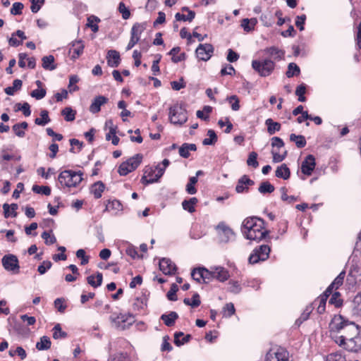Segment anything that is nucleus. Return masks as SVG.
Masks as SVG:
<instances>
[{
	"instance_id": "f257e3e1",
	"label": "nucleus",
	"mask_w": 361,
	"mask_h": 361,
	"mask_svg": "<svg viewBox=\"0 0 361 361\" xmlns=\"http://www.w3.org/2000/svg\"><path fill=\"white\" fill-rule=\"evenodd\" d=\"M332 339L347 351H361V327L345 317L335 315L330 324Z\"/></svg>"
},
{
	"instance_id": "f03ea898",
	"label": "nucleus",
	"mask_w": 361,
	"mask_h": 361,
	"mask_svg": "<svg viewBox=\"0 0 361 361\" xmlns=\"http://www.w3.org/2000/svg\"><path fill=\"white\" fill-rule=\"evenodd\" d=\"M82 173L71 170H65L60 173L58 177L59 183L63 187H76L82 180Z\"/></svg>"
},
{
	"instance_id": "7ed1b4c3",
	"label": "nucleus",
	"mask_w": 361,
	"mask_h": 361,
	"mask_svg": "<svg viewBox=\"0 0 361 361\" xmlns=\"http://www.w3.org/2000/svg\"><path fill=\"white\" fill-rule=\"evenodd\" d=\"M142 159L143 156L142 154H136L120 164L118 173L121 176H126L129 173L135 171L140 166Z\"/></svg>"
},
{
	"instance_id": "20e7f679",
	"label": "nucleus",
	"mask_w": 361,
	"mask_h": 361,
	"mask_svg": "<svg viewBox=\"0 0 361 361\" xmlns=\"http://www.w3.org/2000/svg\"><path fill=\"white\" fill-rule=\"evenodd\" d=\"M169 119L171 123L181 126L188 120L187 111L181 105L176 104L171 106Z\"/></svg>"
},
{
	"instance_id": "39448f33",
	"label": "nucleus",
	"mask_w": 361,
	"mask_h": 361,
	"mask_svg": "<svg viewBox=\"0 0 361 361\" xmlns=\"http://www.w3.org/2000/svg\"><path fill=\"white\" fill-rule=\"evenodd\" d=\"M252 68L262 77H267L271 74L275 68V63L271 59H264L262 61L253 60Z\"/></svg>"
},
{
	"instance_id": "423d86ee",
	"label": "nucleus",
	"mask_w": 361,
	"mask_h": 361,
	"mask_svg": "<svg viewBox=\"0 0 361 361\" xmlns=\"http://www.w3.org/2000/svg\"><path fill=\"white\" fill-rule=\"evenodd\" d=\"M258 222L259 224L257 226L259 227H254L252 230L247 232L245 235L247 239L259 242L267 237L270 238L269 236V231L264 229L265 221L264 219H261Z\"/></svg>"
},
{
	"instance_id": "0eeeda50",
	"label": "nucleus",
	"mask_w": 361,
	"mask_h": 361,
	"mask_svg": "<svg viewBox=\"0 0 361 361\" xmlns=\"http://www.w3.org/2000/svg\"><path fill=\"white\" fill-rule=\"evenodd\" d=\"M270 251L271 249L269 245H262L253 250V252L249 257L248 261L250 264L264 261L269 257Z\"/></svg>"
},
{
	"instance_id": "6e6552de",
	"label": "nucleus",
	"mask_w": 361,
	"mask_h": 361,
	"mask_svg": "<svg viewBox=\"0 0 361 361\" xmlns=\"http://www.w3.org/2000/svg\"><path fill=\"white\" fill-rule=\"evenodd\" d=\"M1 263L4 268L7 271H11L13 274L19 273V261L16 255L13 254H8L4 255L1 259Z\"/></svg>"
},
{
	"instance_id": "1a4fd4ad",
	"label": "nucleus",
	"mask_w": 361,
	"mask_h": 361,
	"mask_svg": "<svg viewBox=\"0 0 361 361\" xmlns=\"http://www.w3.org/2000/svg\"><path fill=\"white\" fill-rule=\"evenodd\" d=\"M266 361H290L288 352L281 348H271L266 355Z\"/></svg>"
},
{
	"instance_id": "9d476101",
	"label": "nucleus",
	"mask_w": 361,
	"mask_h": 361,
	"mask_svg": "<svg viewBox=\"0 0 361 361\" xmlns=\"http://www.w3.org/2000/svg\"><path fill=\"white\" fill-rule=\"evenodd\" d=\"M213 273L214 267H211L210 269L204 267L195 268L192 271L191 276L197 282H200V280L202 279L206 283V279H214Z\"/></svg>"
},
{
	"instance_id": "9b49d317",
	"label": "nucleus",
	"mask_w": 361,
	"mask_h": 361,
	"mask_svg": "<svg viewBox=\"0 0 361 361\" xmlns=\"http://www.w3.org/2000/svg\"><path fill=\"white\" fill-rule=\"evenodd\" d=\"M216 229L219 230V238L221 243H227L234 239L235 233L225 223H219L216 226Z\"/></svg>"
},
{
	"instance_id": "f8f14e48",
	"label": "nucleus",
	"mask_w": 361,
	"mask_h": 361,
	"mask_svg": "<svg viewBox=\"0 0 361 361\" xmlns=\"http://www.w3.org/2000/svg\"><path fill=\"white\" fill-rule=\"evenodd\" d=\"M214 52V47L211 44H200L195 50L197 57L202 61H208Z\"/></svg>"
},
{
	"instance_id": "ddd939ff",
	"label": "nucleus",
	"mask_w": 361,
	"mask_h": 361,
	"mask_svg": "<svg viewBox=\"0 0 361 361\" xmlns=\"http://www.w3.org/2000/svg\"><path fill=\"white\" fill-rule=\"evenodd\" d=\"M159 269L165 275H172L176 271L177 267L169 258H162L159 261Z\"/></svg>"
},
{
	"instance_id": "4468645a",
	"label": "nucleus",
	"mask_w": 361,
	"mask_h": 361,
	"mask_svg": "<svg viewBox=\"0 0 361 361\" xmlns=\"http://www.w3.org/2000/svg\"><path fill=\"white\" fill-rule=\"evenodd\" d=\"M315 158L313 155L309 154L302 162L301 171L302 173L310 176L315 168Z\"/></svg>"
},
{
	"instance_id": "2eb2a0df",
	"label": "nucleus",
	"mask_w": 361,
	"mask_h": 361,
	"mask_svg": "<svg viewBox=\"0 0 361 361\" xmlns=\"http://www.w3.org/2000/svg\"><path fill=\"white\" fill-rule=\"evenodd\" d=\"M85 45L81 39L75 40L70 44L69 52H73L71 59L75 60L78 59L82 53Z\"/></svg>"
},
{
	"instance_id": "dca6fc26",
	"label": "nucleus",
	"mask_w": 361,
	"mask_h": 361,
	"mask_svg": "<svg viewBox=\"0 0 361 361\" xmlns=\"http://www.w3.org/2000/svg\"><path fill=\"white\" fill-rule=\"evenodd\" d=\"M261 218L257 216H250L244 219L241 226V231L243 233V235L245 236L247 232L252 230V228L258 227L257 224H259L258 221Z\"/></svg>"
},
{
	"instance_id": "f3484780",
	"label": "nucleus",
	"mask_w": 361,
	"mask_h": 361,
	"mask_svg": "<svg viewBox=\"0 0 361 361\" xmlns=\"http://www.w3.org/2000/svg\"><path fill=\"white\" fill-rule=\"evenodd\" d=\"M109 99L104 96L99 95L94 98L90 106V111L92 114H97L101 110V106L106 104Z\"/></svg>"
},
{
	"instance_id": "a211bd4d",
	"label": "nucleus",
	"mask_w": 361,
	"mask_h": 361,
	"mask_svg": "<svg viewBox=\"0 0 361 361\" xmlns=\"http://www.w3.org/2000/svg\"><path fill=\"white\" fill-rule=\"evenodd\" d=\"M165 169L166 168L161 166V164L157 165L154 169L157 171V173L154 175V178H147L146 176H143L141 178V183L145 185H148L157 182L163 176Z\"/></svg>"
},
{
	"instance_id": "6ab92c4d",
	"label": "nucleus",
	"mask_w": 361,
	"mask_h": 361,
	"mask_svg": "<svg viewBox=\"0 0 361 361\" xmlns=\"http://www.w3.org/2000/svg\"><path fill=\"white\" fill-rule=\"evenodd\" d=\"M230 277L229 272L227 269L222 267H214L213 278L219 281L220 282H224L228 280Z\"/></svg>"
},
{
	"instance_id": "aec40b11",
	"label": "nucleus",
	"mask_w": 361,
	"mask_h": 361,
	"mask_svg": "<svg viewBox=\"0 0 361 361\" xmlns=\"http://www.w3.org/2000/svg\"><path fill=\"white\" fill-rule=\"evenodd\" d=\"M106 59L109 66L114 68L118 67L121 61L120 54L116 50H109L107 52Z\"/></svg>"
},
{
	"instance_id": "412c9836",
	"label": "nucleus",
	"mask_w": 361,
	"mask_h": 361,
	"mask_svg": "<svg viewBox=\"0 0 361 361\" xmlns=\"http://www.w3.org/2000/svg\"><path fill=\"white\" fill-rule=\"evenodd\" d=\"M264 52L269 54L275 60H281L283 58L285 51L279 49L276 47H267L264 49Z\"/></svg>"
},
{
	"instance_id": "4be33fe9",
	"label": "nucleus",
	"mask_w": 361,
	"mask_h": 361,
	"mask_svg": "<svg viewBox=\"0 0 361 361\" xmlns=\"http://www.w3.org/2000/svg\"><path fill=\"white\" fill-rule=\"evenodd\" d=\"M197 147L195 144L183 143L179 148L178 153L183 158H188L190 151H196Z\"/></svg>"
},
{
	"instance_id": "5701e85b",
	"label": "nucleus",
	"mask_w": 361,
	"mask_h": 361,
	"mask_svg": "<svg viewBox=\"0 0 361 361\" xmlns=\"http://www.w3.org/2000/svg\"><path fill=\"white\" fill-rule=\"evenodd\" d=\"M180 51V47H175L168 53L169 55L172 56L171 61L172 62L177 63L178 62L185 61L186 59L185 53H180L178 56H176V54H178Z\"/></svg>"
},
{
	"instance_id": "b1692460",
	"label": "nucleus",
	"mask_w": 361,
	"mask_h": 361,
	"mask_svg": "<svg viewBox=\"0 0 361 361\" xmlns=\"http://www.w3.org/2000/svg\"><path fill=\"white\" fill-rule=\"evenodd\" d=\"M275 176L277 178L288 180L290 176V171L286 164H282L281 166L277 167L275 171Z\"/></svg>"
},
{
	"instance_id": "393cba45",
	"label": "nucleus",
	"mask_w": 361,
	"mask_h": 361,
	"mask_svg": "<svg viewBox=\"0 0 361 361\" xmlns=\"http://www.w3.org/2000/svg\"><path fill=\"white\" fill-rule=\"evenodd\" d=\"M178 318V314L176 312L172 311L169 314H163L160 319L164 322L166 326H172L174 325L175 322Z\"/></svg>"
},
{
	"instance_id": "a878e982",
	"label": "nucleus",
	"mask_w": 361,
	"mask_h": 361,
	"mask_svg": "<svg viewBox=\"0 0 361 361\" xmlns=\"http://www.w3.org/2000/svg\"><path fill=\"white\" fill-rule=\"evenodd\" d=\"M129 318H133L131 314L127 315V314L121 313L116 316H114V314L111 315L109 317V319L112 323L115 324V326L117 328H119L121 326V324L122 323H125V322H128Z\"/></svg>"
},
{
	"instance_id": "bb28decb",
	"label": "nucleus",
	"mask_w": 361,
	"mask_h": 361,
	"mask_svg": "<svg viewBox=\"0 0 361 361\" xmlns=\"http://www.w3.org/2000/svg\"><path fill=\"white\" fill-rule=\"evenodd\" d=\"M265 125L267 127V133L271 135L278 132L281 128V125L279 122L274 121L271 118H267L265 121Z\"/></svg>"
},
{
	"instance_id": "cd10ccee",
	"label": "nucleus",
	"mask_w": 361,
	"mask_h": 361,
	"mask_svg": "<svg viewBox=\"0 0 361 361\" xmlns=\"http://www.w3.org/2000/svg\"><path fill=\"white\" fill-rule=\"evenodd\" d=\"M104 188V184L102 181H97L91 186V192L96 199H99L102 197Z\"/></svg>"
},
{
	"instance_id": "c85d7f7f",
	"label": "nucleus",
	"mask_w": 361,
	"mask_h": 361,
	"mask_svg": "<svg viewBox=\"0 0 361 361\" xmlns=\"http://www.w3.org/2000/svg\"><path fill=\"white\" fill-rule=\"evenodd\" d=\"M42 67L45 70L53 71L56 68V66L54 64V57L52 55L45 56L42 59Z\"/></svg>"
},
{
	"instance_id": "c756f323",
	"label": "nucleus",
	"mask_w": 361,
	"mask_h": 361,
	"mask_svg": "<svg viewBox=\"0 0 361 361\" xmlns=\"http://www.w3.org/2000/svg\"><path fill=\"white\" fill-rule=\"evenodd\" d=\"M96 278L97 281L94 280L95 276L94 275H90L87 278V283L93 288H97L102 283L103 275L102 273L97 272Z\"/></svg>"
},
{
	"instance_id": "7c9ffc66",
	"label": "nucleus",
	"mask_w": 361,
	"mask_h": 361,
	"mask_svg": "<svg viewBox=\"0 0 361 361\" xmlns=\"http://www.w3.org/2000/svg\"><path fill=\"white\" fill-rule=\"evenodd\" d=\"M198 200L196 197H191L188 200H185L182 202L183 209L188 211L190 213H193L195 211V204L197 203Z\"/></svg>"
},
{
	"instance_id": "2f4dec72",
	"label": "nucleus",
	"mask_w": 361,
	"mask_h": 361,
	"mask_svg": "<svg viewBox=\"0 0 361 361\" xmlns=\"http://www.w3.org/2000/svg\"><path fill=\"white\" fill-rule=\"evenodd\" d=\"M51 342L48 336L41 337L40 341L36 343V348L39 350H46L51 348Z\"/></svg>"
},
{
	"instance_id": "473e14b6",
	"label": "nucleus",
	"mask_w": 361,
	"mask_h": 361,
	"mask_svg": "<svg viewBox=\"0 0 361 361\" xmlns=\"http://www.w3.org/2000/svg\"><path fill=\"white\" fill-rule=\"evenodd\" d=\"M100 19L95 16H90L87 18V27H90L93 32H97L99 30L97 23H99Z\"/></svg>"
},
{
	"instance_id": "72a5a7b5",
	"label": "nucleus",
	"mask_w": 361,
	"mask_h": 361,
	"mask_svg": "<svg viewBox=\"0 0 361 361\" xmlns=\"http://www.w3.org/2000/svg\"><path fill=\"white\" fill-rule=\"evenodd\" d=\"M146 26L145 23H135L130 31V35L132 37H138L140 39V35L145 30Z\"/></svg>"
},
{
	"instance_id": "f704fd0d",
	"label": "nucleus",
	"mask_w": 361,
	"mask_h": 361,
	"mask_svg": "<svg viewBox=\"0 0 361 361\" xmlns=\"http://www.w3.org/2000/svg\"><path fill=\"white\" fill-rule=\"evenodd\" d=\"M41 118H37L35 120V123L37 126H44L50 122L49 112L47 110H42L40 112Z\"/></svg>"
},
{
	"instance_id": "c9c22d12",
	"label": "nucleus",
	"mask_w": 361,
	"mask_h": 361,
	"mask_svg": "<svg viewBox=\"0 0 361 361\" xmlns=\"http://www.w3.org/2000/svg\"><path fill=\"white\" fill-rule=\"evenodd\" d=\"M326 300V295H321L314 301V305H316L318 303L317 311L319 314H323L325 312Z\"/></svg>"
},
{
	"instance_id": "e433bc0d",
	"label": "nucleus",
	"mask_w": 361,
	"mask_h": 361,
	"mask_svg": "<svg viewBox=\"0 0 361 361\" xmlns=\"http://www.w3.org/2000/svg\"><path fill=\"white\" fill-rule=\"evenodd\" d=\"M290 140L292 141V142H295V145L298 148H302L307 144L305 138V137L303 135H295L294 133L290 134Z\"/></svg>"
},
{
	"instance_id": "4c0bfd02",
	"label": "nucleus",
	"mask_w": 361,
	"mask_h": 361,
	"mask_svg": "<svg viewBox=\"0 0 361 361\" xmlns=\"http://www.w3.org/2000/svg\"><path fill=\"white\" fill-rule=\"evenodd\" d=\"M209 138H204L202 141L204 145H214L218 140L217 135L214 130L209 129L207 131Z\"/></svg>"
},
{
	"instance_id": "58836bf2",
	"label": "nucleus",
	"mask_w": 361,
	"mask_h": 361,
	"mask_svg": "<svg viewBox=\"0 0 361 361\" xmlns=\"http://www.w3.org/2000/svg\"><path fill=\"white\" fill-rule=\"evenodd\" d=\"M23 85L22 80L19 79H16L13 82V86L12 87H8L5 88L4 92L8 95H13L15 91L20 90Z\"/></svg>"
},
{
	"instance_id": "ea45409f",
	"label": "nucleus",
	"mask_w": 361,
	"mask_h": 361,
	"mask_svg": "<svg viewBox=\"0 0 361 361\" xmlns=\"http://www.w3.org/2000/svg\"><path fill=\"white\" fill-rule=\"evenodd\" d=\"M300 69L299 66L295 63H290L288 66V71L286 73V75L288 78H292L293 76H297L300 74Z\"/></svg>"
},
{
	"instance_id": "a19ab883",
	"label": "nucleus",
	"mask_w": 361,
	"mask_h": 361,
	"mask_svg": "<svg viewBox=\"0 0 361 361\" xmlns=\"http://www.w3.org/2000/svg\"><path fill=\"white\" fill-rule=\"evenodd\" d=\"M274 186L271 185L269 181L262 182L258 190L262 194L271 193L274 191Z\"/></svg>"
},
{
	"instance_id": "79ce46f5",
	"label": "nucleus",
	"mask_w": 361,
	"mask_h": 361,
	"mask_svg": "<svg viewBox=\"0 0 361 361\" xmlns=\"http://www.w3.org/2000/svg\"><path fill=\"white\" fill-rule=\"evenodd\" d=\"M61 114L64 116L66 121H73L75 118L76 111L71 107H66L61 111Z\"/></svg>"
},
{
	"instance_id": "37998d69",
	"label": "nucleus",
	"mask_w": 361,
	"mask_h": 361,
	"mask_svg": "<svg viewBox=\"0 0 361 361\" xmlns=\"http://www.w3.org/2000/svg\"><path fill=\"white\" fill-rule=\"evenodd\" d=\"M52 331L53 338L54 339L65 338L68 336L66 332L62 331L61 325L59 324H56L53 328Z\"/></svg>"
},
{
	"instance_id": "c03bdc74",
	"label": "nucleus",
	"mask_w": 361,
	"mask_h": 361,
	"mask_svg": "<svg viewBox=\"0 0 361 361\" xmlns=\"http://www.w3.org/2000/svg\"><path fill=\"white\" fill-rule=\"evenodd\" d=\"M195 17V13L193 11H189L187 16L177 13L175 15V18L177 21H189L191 22Z\"/></svg>"
},
{
	"instance_id": "a18cd8bd",
	"label": "nucleus",
	"mask_w": 361,
	"mask_h": 361,
	"mask_svg": "<svg viewBox=\"0 0 361 361\" xmlns=\"http://www.w3.org/2000/svg\"><path fill=\"white\" fill-rule=\"evenodd\" d=\"M353 310L355 314L361 316V293H358L353 301Z\"/></svg>"
},
{
	"instance_id": "49530a36",
	"label": "nucleus",
	"mask_w": 361,
	"mask_h": 361,
	"mask_svg": "<svg viewBox=\"0 0 361 361\" xmlns=\"http://www.w3.org/2000/svg\"><path fill=\"white\" fill-rule=\"evenodd\" d=\"M32 190L37 194H43L47 196L51 194V188L49 186H39L37 185H34Z\"/></svg>"
},
{
	"instance_id": "de8ad7c7",
	"label": "nucleus",
	"mask_w": 361,
	"mask_h": 361,
	"mask_svg": "<svg viewBox=\"0 0 361 361\" xmlns=\"http://www.w3.org/2000/svg\"><path fill=\"white\" fill-rule=\"evenodd\" d=\"M345 276V271H341L338 275V276L334 280V281L330 284L331 286V287H333L336 290L338 289V287L343 284Z\"/></svg>"
},
{
	"instance_id": "09e8293b",
	"label": "nucleus",
	"mask_w": 361,
	"mask_h": 361,
	"mask_svg": "<svg viewBox=\"0 0 361 361\" xmlns=\"http://www.w3.org/2000/svg\"><path fill=\"white\" fill-rule=\"evenodd\" d=\"M341 294L339 292H334L332 293L331 298L329 300V303L334 305L336 307H339L343 304V300L341 299Z\"/></svg>"
},
{
	"instance_id": "8fccbe9b",
	"label": "nucleus",
	"mask_w": 361,
	"mask_h": 361,
	"mask_svg": "<svg viewBox=\"0 0 361 361\" xmlns=\"http://www.w3.org/2000/svg\"><path fill=\"white\" fill-rule=\"evenodd\" d=\"M257 154L255 152H252L249 154L247 164L249 166H252L253 168H257L259 166V163L257 160Z\"/></svg>"
},
{
	"instance_id": "3c124183",
	"label": "nucleus",
	"mask_w": 361,
	"mask_h": 361,
	"mask_svg": "<svg viewBox=\"0 0 361 361\" xmlns=\"http://www.w3.org/2000/svg\"><path fill=\"white\" fill-rule=\"evenodd\" d=\"M178 290V287L176 284L173 283L171 286L170 290L167 293V298L171 301H176L177 300V296H176V292Z\"/></svg>"
},
{
	"instance_id": "603ef678",
	"label": "nucleus",
	"mask_w": 361,
	"mask_h": 361,
	"mask_svg": "<svg viewBox=\"0 0 361 361\" xmlns=\"http://www.w3.org/2000/svg\"><path fill=\"white\" fill-rule=\"evenodd\" d=\"M228 102L231 105V109L233 111H238L240 109V101L236 95H231L227 98Z\"/></svg>"
},
{
	"instance_id": "864d4df0",
	"label": "nucleus",
	"mask_w": 361,
	"mask_h": 361,
	"mask_svg": "<svg viewBox=\"0 0 361 361\" xmlns=\"http://www.w3.org/2000/svg\"><path fill=\"white\" fill-rule=\"evenodd\" d=\"M47 94V91L44 88H37L31 92L30 95L32 97L35 98L37 100L43 99Z\"/></svg>"
},
{
	"instance_id": "5fc2aeb1",
	"label": "nucleus",
	"mask_w": 361,
	"mask_h": 361,
	"mask_svg": "<svg viewBox=\"0 0 361 361\" xmlns=\"http://www.w3.org/2000/svg\"><path fill=\"white\" fill-rule=\"evenodd\" d=\"M42 238L44 240V243L46 245H52L56 242V238L54 235H51L47 231H44L42 233Z\"/></svg>"
},
{
	"instance_id": "6e6d98bb",
	"label": "nucleus",
	"mask_w": 361,
	"mask_h": 361,
	"mask_svg": "<svg viewBox=\"0 0 361 361\" xmlns=\"http://www.w3.org/2000/svg\"><path fill=\"white\" fill-rule=\"evenodd\" d=\"M312 306L307 307L305 311L301 314L300 318L296 320V324L299 325L302 324L304 321H306L309 317L310 313L312 312Z\"/></svg>"
},
{
	"instance_id": "4d7b16f0",
	"label": "nucleus",
	"mask_w": 361,
	"mask_h": 361,
	"mask_svg": "<svg viewBox=\"0 0 361 361\" xmlns=\"http://www.w3.org/2000/svg\"><path fill=\"white\" fill-rule=\"evenodd\" d=\"M118 11L122 14V18L124 20H127L130 18V12L123 2H120L118 5Z\"/></svg>"
},
{
	"instance_id": "13d9d810",
	"label": "nucleus",
	"mask_w": 361,
	"mask_h": 361,
	"mask_svg": "<svg viewBox=\"0 0 361 361\" xmlns=\"http://www.w3.org/2000/svg\"><path fill=\"white\" fill-rule=\"evenodd\" d=\"M30 9L32 13H37L44 3V0H31Z\"/></svg>"
},
{
	"instance_id": "bf43d9fd",
	"label": "nucleus",
	"mask_w": 361,
	"mask_h": 361,
	"mask_svg": "<svg viewBox=\"0 0 361 361\" xmlns=\"http://www.w3.org/2000/svg\"><path fill=\"white\" fill-rule=\"evenodd\" d=\"M16 106L18 107L17 110L22 111L23 114L25 116H30L31 110H30V104L28 103L25 102L23 105H21L20 103H18V104H16Z\"/></svg>"
},
{
	"instance_id": "052dcab7",
	"label": "nucleus",
	"mask_w": 361,
	"mask_h": 361,
	"mask_svg": "<svg viewBox=\"0 0 361 361\" xmlns=\"http://www.w3.org/2000/svg\"><path fill=\"white\" fill-rule=\"evenodd\" d=\"M121 208V204L118 200H109L107 204H106L105 210L114 209V210H120Z\"/></svg>"
},
{
	"instance_id": "680f3d73",
	"label": "nucleus",
	"mask_w": 361,
	"mask_h": 361,
	"mask_svg": "<svg viewBox=\"0 0 361 361\" xmlns=\"http://www.w3.org/2000/svg\"><path fill=\"white\" fill-rule=\"evenodd\" d=\"M76 257L81 259L80 264L82 265H85L89 262V257L86 256L85 251L83 249H79L77 250Z\"/></svg>"
},
{
	"instance_id": "e2e57ef3",
	"label": "nucleus",
	"mask_w": 361,
	"mask_h": 361,
	"mask_svg": "<svg viewBox=\"0 0 361 361\" xmlns=\"http://www.w3.org/2000/svg\"><path fill=\"white\" fill-rule=\"evenodd\" d=\"M235 307L233 303L229 302L226 304L224 307V315L227 317H230L235 313Z\"/></svg>"
},
{
	"instance_id": "0e129e2a",
	"label": "nucleus",
	"mask_w": 361,
	"mask_h": 361,
	"mask_svg": "<svg viewBox=\"0 0 361 361\" xmlns=\"http://www.w3.org/2000/svg\"><path fill=\"white\" fill-rule=\"evenodd\" d=\"M326 361H345V358L339 353H334L327 355Z\"/></svg>"
},
{
	"instance_id": "69168bd1",
	"label": "nucleus",
	"mask_w": 361,
	"mask_h": 361,
	"mask_svg": "<svg viewBox=\"0 0 361 361\" xmlns=\"http://www.w3.org/2000/svg\"><path fill=\"white\" fill-rule=\"evenodd\" d=\"M228 290L233 293H239L241 290V287L238 281H231L229 282Z\"/></svg>"
},
{
	"instance_id": "338daca9",
	"label": "nucleus",
	"mask_w": 361,
	"mask_h": 361,
	"mask_svg": "<svg viewBox=\"0 0 361 361\" xmlns=\"http://www.w3.org/2000/svg\"><path fill=\"white\" fill-rule=\"evenodd\" d=\"M52 263L50 261H44L37 268L40 274H44L51 267Z\"/></svg>"
},
{
	"instance_id": "774afa93",
	"label": "nucleus",
	"mask_w": 361,
	"mask_h": 361,
	"mask_svg": "<svg viewBox=\"0 0 361 361\" xmlns=\"http://www.w3.org/2000/svg\"><path fill=\"white\" fill-rule=\"evenodd\" d=\"M23 7H24V6L22 3H20V2L14 3L11 9V14H13V15L21 14Z\"/></svg>"
}]
</instances>
